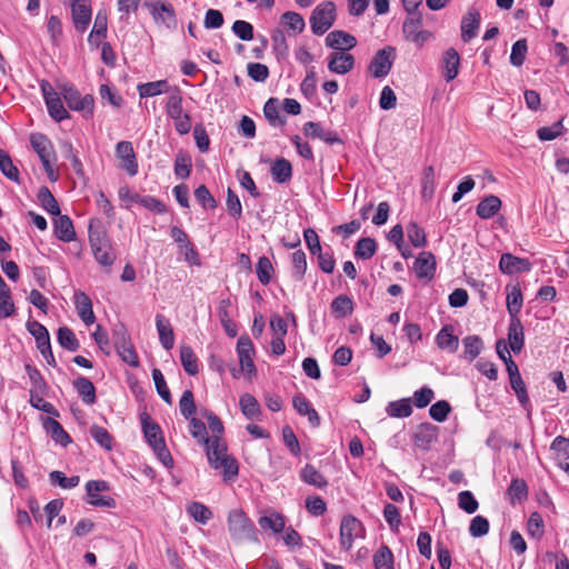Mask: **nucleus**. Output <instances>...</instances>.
I'll return each instance as SVG.
<instances>
[{
  "mask_svg": "<svg viewBox=\"0 0 569 569\" xmlns=\"http://www.w3.org/2000/svg\"><path fill=\"white\" fill-rule=\"evenodd\" d=\"M92 252L97 262L102 267L110 268L116 260V254L111 249V244L97 248Z\"/></svg>",
  "mask_w": 569,
  "mask_h": 569,
  "instance_id": "obj_63",
  "label": "nucleus"
},
{
  "mask_svg": "<svg viewBox=\"0 0 569 569\" xmlns=\"http://www.w3.org/2000/svg\"><path fill=\"white\" fill-rule=\"evenodd\" d=\"M292 277L301 281L307 271L306 253L302 250H297L291 254Z\"/></svg>",
  "mask_w": 569,
  "mask_h": 569,
  "instance_id": "obj_47",
  "label": "nucleus"
},
{
  "mask_svg": "<svg viewBox=\"0 0 569 569\" xmlns=\"http://www.w3.org/2000/svg\"><path fill=\"white\" fill-rule=\"evenodd\" d=\"M180 360L184 371L194 376L198 373V359L190 346H181L180 347Z\"/></svg>",
  "mask_w": 569,
  "mask_h": 569,
  "instance_id": "obj_37",
  "label": "nucleus"
},
{
  "mask_svg": "<svg viewBox=\"0 0 569 569\" xmlns=\"http://www.w3.org/2000/svg\"><path fill=\"white\" fill-rule=\"evenodd\" d=\"M531 262L526 258H519L511 253H503L500 257L499 268L502 273L513 274L531 270Z\"/></svg>",
  "mask_w": 569,
  "mask_h": 569,
  "instance_id": "obj_15",
  "label": "nucleus"
},
{
  "mask_svg": "<svg viewBox=\"0 0 569 569\" xmlns=\"http://www.w3.org/2000/svg\"><path fill=\"white\" fill-rule=\"evenodd\" d=\"M141 423L147 442L151 448L157 447L158 441H164L160 427L156 422L150 421L148 415L141 418Z\"/></svg>",
  "mask_w": 569,
  "mask_h": 569,
  "instance_id": "obj_30",
  "label": "nucleus"
},
{
  "mask_svg": "<svg viewBox=\"0 0 569 569\" xmlns=\"http://www.w3.org/2000/svg\"><path fill=\"white\" fill-rule=\"evenodd\" d=\"M73 386L84 403L92 405L96 402V388L88 378H77L73 381Z\"/></svg>",
  "mask_w": 569,
  "mask_h": 569,
  "instance_id": "obj_29",
  "label": "nucleus"
},
{
  "mask_svg": "<svg viewBox=\"0 0 569 569\" xmlns=\"http://www.w3.org/2000/svg\"><path fill=\"white\" fill-rule=\"evenodd\" d=\"M508 342L510 346V349L518 353L521 351L525 342V336H523V327L519 320V318H513L510 320L509 327H508Z\"/></svg>",
  "mask_w": 569,
  "mask_h": 569,
  "instance_id": "obj_26",
  "label": "nucleus"
},
{
  "mask_svg": "<svg viewBox=\"0 0 569 569\" xmlns=\"http://www.w3.org/2000/svg\"><path fill=\"white\" fill-rule=\"evenodd\" d=\"M326 44L338 50L337 52H345L352 49L357 44V40L345 31L335 30L326 37Z\"/></svg>",
  "mask_w": 569,
  "mask_h": 569,
  "instance_id": "obj_18",
  "label": "nucleus"
},
{
  "mask_svg": "<svg viewBox=\"0 0 569 569\" xmlns=\"http://www.w3.org/2000/svg\"><path fill=\"white\" fill-rule=\"evenodd\" d=\"M281 24L293 36L301 33L306 26L302 16L293 11H287L281 16Z\"/></svg>",
  "mask_w": 569,
  "mask_h": 569,
  "instance_id": "obj_35",
  "label": "nucleus"
},
{
  "mask_svg": "<svg viewBox=\"0 0 569 569\" xmlns=\"http://www.w3.org/2000/svg\"><path fill=\"white\" fill-rule=\"evenodd\" d=\"M462 343L465 348V355L469 357V360L476 359L483 348L482 340L478 336H467L463 338Z\"/></svg>",
  "mask_w": 569,
  "mask_h": 569,
  "instance_id": "obj_52",
  "label": "nucleus"
},
{
  "mask_svg": "<svg viewBox=\"0 0 569 569\" xmlns=\"http://www.w3.org/2000/svg\"><path fill=\"white\" fill-rule=\"evenodd\" d=\"M90 435L102 448L111 450L112 438L106 428L93 425L90 428Z\"/></svg>",
  "mask_w": 569,
  "mask_h": 569,
  "instance_id": "obj_61",
  "label": "nucleus"
},
{
  "mask_svg": "<svg viewBox=\"0 0 569 569\" xmlns=\"http://www.w3.org/2000/svg\"><path fill=\"white\" fill-rule=\"evenodd\" d=\"M353 56L346 51L333 52L329 56L328 68L333 73L346 74L353 68Z\"/></svg>",
  "mask_w": 569,
  "mask_h": 569,
  "instance_id": "obj_21",
  "label": "nucleus"
},
{
  "mask_svg": "<svg viewBox=\"0 0 569 569\" xmlns=\"http://www.w3.org/2000/svg\"><path fill=\"white\" fill-rule=\"evenodd\" d=\"M74 306L79 318L86 326H91L96 321L90 297L83 291H76L73 297Z\"/></svg>",
  "mask_w": 569,
  "mask_h": 569,
  "instance_id": "obj_16",
  "label": "nucleus"
},
{
  "mask_svg": "<svg viewBox=\"0 0 569 569\" xmlns=\"http://www.w3.org/2000/svg\"><path fill=\"white\" fill-rule=\"evenodd\" d=\"M50 481L53 485H58L63 489H71L79 485L80 477L79 476H72V477H66L63 472L61 471H52L49 475Z\"/></svg>",
  "mask_w": 569,
  "mask_h": 569,
  "instance_id": "obj_58",
  "label": "nucleus"
},
{
  "mask_svg": "<svg viewBox=\"0 0 569 569\" xmlns=\"http://www.w3.org/2000/svg\"><path fill=\"white\" fill-rule=\"evenodd\" d=\"M336 19V7L333 2H323L313 10L310 23L315 34L321 36L327 32Z\"/></svg>",
  "mask_w": 569,
  "mask_h": 569,
  "instance_id": "obj_6",
  "label": "nucleus"
},
{
  "mask_svg": "<svg viewBox=\"0 0 569 569\" xmlns=\"http://www.w3.org/2000/svg\"><path fill=\"white\" fill-rule=\"evenodd\" d=\"M300 477L303 482L317 487L323 488L328 485L325 476L318 471L312 465H306L301 470Z\"/></svg>",
  "mask_w": 569,
  "mask_h": 569,
  "instance_id": "obj_36",
  "label": "nucleus"
},
{
  "mask_svg": "<svg viewBox=\"0 0 569 569\" xmlns=\"http://www.w3.org/2000/svg\"><path fill=\"white\" fill-rule=\"evenodd\" d=\"M228 531L237 543L258 542L253 522L241 509H232L227 518Z\"/></svg>",
  "mask_w": 569,
  "mask_h": 569,
  "instance_id": "obj_2",
  "label": "nucleus"
},
{
  "mask_svg": "<svg viewBox=\"0 0 569 569\" xmlns=\"http://www.w3.org/2000/svg\"><path fill=\"white\" fill-rule=\"evenodd\" d=\"M528 51L527 40H517L511 48L510 63L515 67H521L525 62L526 54Z\"/></svg>",
  "mask_w": 569,
  "mask_h": 569,
  "instance_id": "obj_53",
  "label": "nucleus"
},
{
  "mask_svg": "<svg viewBox=\"0 0 569 569\" xmlns=\"http://www.w3.org/2000/svg\"><path fill=\"white\" fill-rule=\"evenodd\" d=\"M522 307V293L519 287H513L507 295V309L511 316V319L518 318L517 315L520 312Z\"/></svg>",
  "mask_w": 569,
  "mask_h": 569,
  "instance_id": "obj_50",
  "label": "nucleus"
},
{
  "mask_svg": "<svg viewBox=\"0 0 569 569\" xmlns=\"http://www.w3.org/2000/svg\"><path fill=\"white\" fill-rule=\"evenodd\" d=\"M138 92L140 98H149L161 94L168 91V81L158 80L138 84Z\"/></svg>",
  "mask_w": 569,
  "mask_h": 569,
  "instance_id": "obj_38",
  "label": "nucleus"
},
{
  "mask_svg": "<svg viewBox=\"0 0 569 569\" xmlns=\"http://www.w3.org/2000/svg\"><path fill=\"white\" fill-rule=\"evenodd\" d=\"M480 26V13L476 9H469L461 20V38L465 42H469L477 36Z\"/></svg>",
  "mask_w": 569,
  "mask_h": 569,
  "instance_id": "obj_22",
  "label": "nucleus"
},
{
  "mask_svg": "<svg viewBox=\"0 0 569 569\" xmlns=\"http://www.w3.org/2000/svg\"><path fill=\"white\" fill-rule=\"evenodd\" d=\"M460 57L456 49L449 48L442 56L443 77L447 82L452 81L459 72Z\"/></svg>",
  "mask_w": 569,
  "mask_h": 569,
  "instance_id": "obj_23",
  "label": "nucleus"
},
{
  "mask_svg": "<svg viewBox=\"0 0 569 569\" xmlns=\"http://www.w3.org/2000/svg\"><path fill=\"white\" fill-rule=\"evenodd\" d=\"M179 408H180L181 415L186 419H189L193 416V413L196 412V403H194V398H193V393L191 390L183 391V393L180 398V401H179Z\"/></svg>",
  "mask_w": 569,
  "mask_h": 569,
  "instance_id": "obj_62",
  "label": "nucleus"
},
{
  "mask_svg": "<svg viewBox=\"0 0 569 569\" xmlns=\"http://www.w3.org/2000/svg\"><path fill=\"white\" fill-rule=\"evenodd\" d=\"M152 379L157 389L158 395L161 397V399L168 403L171 405V393L170 390L166 383L164 377L160 369L154 368L152 369Z\"/></svg>",
  "mask_w": 569,
  "mask_h": 569,
  "instance_id": "obj_49",
  "label": "nucleus"
},
{
  "mask_svg": "<svg viewBox=\"0 0 569 569\" xmlns=\"http://www.w3.org/2000/svg\"><path fill=\"white\" fill-rule=\"evenodd\" d=\"M386 410L390 417L395 418H407L412 413V407L408 398L389 402Z\"/></svg>",
  "mask_w": 569,
  "mask_h": 569,
  "instance_id": "obj_41",
  "label": "nucleus"
},
{
  "mask_svg": "<svg viewBox=\"0 0 569 569\" xmlns=\"http://www.w3.org/2000/svg\"><path fill=\"white\" fill-rule=\"evenodd\" d=\"M376 569H393V555L387 546H381L373 555Z\"/></svg>",
  "mask_w": 569,
  "mask_h": 569,
  "instance_id": "obj_46",
  "label": "nucleus"
},
{
  "mask_svg": "<svg viewBox=\"0 0 569 569\" xmlns=\"http://www.w3.org/2000/svg\"><path fill=\"white\" fill-rule=\"evenodd\" d=\"M256 272L259 281L262 284H268L271 280V273L273 272V267L269 258L267 257H260L257 266H256Z\"/></svg>",
  "mask_w": 569,
  "mask_h": 569,
  "instance_id": "obj_59",
  "label": "nucleus"
},
{
  "mask_svg": "<svg viewBox=\"0 0 569 569\" xmlns=\"http://www.w3.org/2000/svg\"><path fill=\"white\" fill-rule=\"evenodd\" d=\"M377 251V243L372 238H361L355 247V256L359 259H370Z\"/></svg>",
  "mask_w": 569,
  "mask_h": 569,
  "instance_id": "obj_44",
  "label": "nucleus"
},
{
  "mask_svg": "<svg viewBox=\"0 0 569 569\" xmlns=\"http://www.w3.org/2000/svg\"><path fill=\"white\" fill-rule=\"evenodd\" d=\"M458 506L469 515L475 513L479 507L475 496L468 490L461 491L458 495Z\"/></svg>",
  "mask_w": 569,
  "mask_h": 569,
  "instance_id": "obj_64",
  "label": "nucleus"
},
{
  "mask_svg": "<svg viewBox=\"0 0 569 569\" xmlns=\"http://www.w3.org/2000/svg\"><path fill=\"white\" fill-rule=\"evenodd\" d=\"M109 486L103 480H90L86 485L88 503L94 507L113 508L116 501L109 496H101L100 492L108 490Z\"/></svg>",
  "mask_w": 569,
  "mask_h": 569,
  "instance_id": "obj_11",
  "label": "nucleus"
},
{
  "mask_svg": "<svg viewBox=\"0 0 569 569\" xmlns=\"http://www.w3.org/2000/svg\"><path fill=\"white\" fill-rule=\"evenodd\" d=\"M57 338H58V342L59 345L71 351V352H74L79 349L80 345H79V341L76 337V335L73 333V331L68 328V327H61L58 329V332H57Z\"/></svg>",
  "mask_w": 569,
  "mask_h": 569,
  "instance_id": "obj_42",
  "label": "nucleus"
},
{
  "mask_svg": "<svg viewBox=\"0 0 569 569\" xmlns=\"http://www.w3.org/2000/svg\"><path fill=\"white\" fill-rule=\"evenodd\" d=\"M263 113L270 126L282 127L286 123V118L280 114L278 99L270 98L263 107Z\"/></svg>",
  "mask_w": 569,
  "mask_h": 569,
  "instance_id": "obj_31",
  "label": "nucleus"
},
{
  "mask_svg": "<svg viewBox=\"0 0 569 569\" xmlns=\"http://www.w3.org/2000/svg\"><path fill=\"white\" fill-rule=\"evenodd\" d=\"M24 370H26V372L29 377L30 383H31L30 391L44 393L47 390V383H46L42 375L40 373V371L36 367H33L29 363H27L24 366Z\"/></svg>",
  "mask_w": 569,
  "mask_h": 569,
  "instance_id": "obj_48",
  "label": "nucleus"
},
{
  "mask_svg": "<svg viewBox=\"0 0 569 569\" xmlns=\"http://www.w3.org/2000/svg\"><path fill=\"white\" fill-rule=\"evenodd\" d=\"M271 174L276 182H287L292 176L291 163L284 158L276 159L271 166Z\"/></svg>",
  "mask_w": 569,
  "mask_h": 569,
  "instance_id": "obj_33",
  "label": "nucleus"
},
{
  "mask_svg": "<svg viewBox=\"0 0 569 569\" xmlns=\"http://www.w3.org/2000/svg\"><path fill=\"white\" fill-rule=\"evenodd\" d=\"M508 495L510 496V500L513 503L515 501H521L528 496V487L523 479L515 478L512 479L509 488Z\"/></svg>",
  "mask_w": 569,
  "mask_h": 569,
  "instance_id": "obj_55",
  "label": "nucleus"
},
{
  "mask_svg": "<svg viewBox=\"0 0 569 569\" xmlns=\"http://www.w3.org/2000/svg\"><path fill=\"white\" fill-rule=\"evenodd\" d=\"M38 199L42 206V208L52 216L60 214V207L51 193V191L47 187H41L38 192Z\"/></svg>",
  "mask_w": 569,
  "mask_h": 569,
  "instance_id": "obj_43",
  "label": "nucleus"
},
{
  "mask_svg": "<svg viewBox=\"0 0 569 569\" xmlns=\"http://www.w3.org/2000/svg\"><path fill=\"white\" fill-rule=\"evenodd\" d=\"M303 133L309 138H318L329 144L342 142L341 139L338 137L337 132L332 130H326L319 123L313 121L305 123Z\"/></svg>",
  "mask_w": 569,
  "mask_h": 569,
  "instance_id": "obj_19",
  "label": "nucleus"
},
{
  "mask_svg": "<svg viewBox=\"0 0 569 569\" xmlns=\"http://www.w3.org/2000/svg\"><path fill=\"white\" fill-rule=\"evenodd\" d=\"M166 111L169 118L174 120V128L179 134H187L191 130V117L183 112L182 94L176 88L168 97Z\"/></svg>",
  "mask_w": 569,
  "mask_h": 569,
  "instance_id": "obj_4",
  "label": "nucleus"
},
{
  "mask_svg": "<svg viewBox=\"0 0 569 569\" xmlns=\"http://www.w3.org/2000/svg\"><path fill=\"white\" fill-rule=\"evenodd\" d=\"M116 154L120 159V168L129 176L138 173V161L130 141H120L116 146Z\"/></svg>",
  "mask_w": 569,
  "mask_h": 569,
  "instance_id": "obj_12",
  "label": "nucleus"
},
{
  "mask_svg": "<svg viewBox=\"0 0 569 569\" xmlns=\"http://www.w3.org/2000/svg\"><path fill=\"white\" fill-rule=\"evenodd\" d=\"M26 327L30 335L36 339L37 348L46 359L47 363L51 367H56L57 362L51 350L50 336L47 328L36 320H29L26 323Z\"/></svg>",
  "mask_w": 569,
  "mask_h": 569,
  "instance_id": "obj_5",
  "label": "nucleus"
},
{
  "mask_svg": "<svg viewBox=\"0 0 569 569\" xmlns=\"http://www.w3.org/2000/svg\"><path fill=\"white\" fill-rule=\"evenodd\" d=\"M407 234L416 248H422L427 243L426 232L422 228H420L416 222H410L407 226Z\"/></svg>",
  "mask_w": 569,
  "mask_h": 569,
  "instance_id": "obj_57",
  "label": "nucleus"
},
{
  "mask_svg": "<svg viewBox=\"0 0 569 569\" xmlns=\"http://www.w3.org/2000/svg\"><path fill=\"white\" fill-rule=\"evenodd\" d=\"M44 428L50 433L51 438L61 446L66 447L71 442L70 436L56 419L47 418L44 421Z\"/></svg>",
  "mask_w": 569,
  "mask_h": 569,
  "instance_id": "obj_34",
  "label": "nucleus"
},
{
  "mask_svg": "<svg viewBox=\"0 0 569 569\" xmlns=\"http://www.w3.org/2000/svg\"><path fill=\"white\" fill-rule=\"evenodd\" d=\"M0 171L12 181L19 180L18 168L13 164L10 156L3 150H0Z\"/></svg>",
  "mask_w": 569,
  "mask_h": 569,
  "instance_id": "obj_54",
  "label": "nucleus"
},
{
  "mask_svg": "<svg viewBox=\"0 0 569 569\" xmlns=\"http://www.w3.org/2000/svg\"><path fill=\"white\" fill-rule=\"evenodd\" d=\"M187 512L191 518H193L197 522L206 525L211 518V510L201 502H191L187 507Z\"/></svg>",
  "mask_w": 569,
  "mask_h": 569,
  "instance_id": "obj_45",
  "label": "nucleus"
},
{
  "mask_svg": "<svg viewBox=\"0 0 569 569\" xmlns=\"http://www.w3.org/2000/svg\"><path fill=\"white\" fill-rule=\"evenodd\" d=\"M415 272L420 279H431L436 271V258L429 251L420 252L415 261Z\"/></svg>",
  "mask_w": 569,
  "mask_h": 569,
  "instance_id": "obj_20",
  "label": "nucleus"
},
{
  "mask_svg": "<svg viewBox=\"0 0 569 569\" xmlns=\"http://www.w3.org/2000/svg\"><path fill=\"white\" fill-rule=\"evenodd\" d=\"M156 22H161L168 28L176 26V14L173 7L166 0H158L153 3H146Z\"/></svg>",
  "mask_w": 569,
  "mask_h": 569,
  "instance_id": "obj_14",
  "label": "nucleus"
},
{
  "mask_svg": "<svg viewBox=\"0 0 569 569\" xmlns=\"http://www.w3.org/2000/svg\"><path fill=\"white\" fill-rule=\"evenodd\" d=\"M331 310L338 318H345L352 313L353 301L346 295L336 297L331 302Z\"/></svg>",
  "mask_w": 569,
  "mask_h": 569,
  "instance_id": "obj_39",
  "label": "nucleus"
},
{
  "mask_svg": "<svg viewBox=\"0 0 569 569\" xmlns=\"http://www.w3.org/2000/svg\"><path fill=\"white\" fill-rule=\"evenodd\" d=\"M363 531V526L356 517L345 516L340 523V545L346 551L352 548L353 541Z\"/></svg>",
  "mask_w": 569,
  "mask_h": 569,
  "instance_id": "obj_10",
  "label": "nucleus"
},
{
  "mask_svg": "<svg viewBox=\"0 0 569 569\" xmlns=\"http://www.w3.org/2000/svg\"><path fill=\"white\" fill-rule=\"evenodd\" d=\"M239 406L241 412L248 419H253L260 415V405L250 393H244L240 397Z\"/></svg>",
  "mask_w": 569,
  "mask_h": 569,
  "instance_id": "obj_40",
  "label": "nucleus"
},
{
  "mask_svg": "<svg viewBox=\"0 0 569 569\" xmlns=\"http://www.w3.org/2000/svg\"><path fill=\"white\" fill-rule=\"evenodd\" d=\"M56 237L63 241L70 242L76 238V231L72 220L68 216H58L53 222Z\"/></svg>",
  "mask_w": 569,
  "mask_h": 569,
  "instance_id": "obj_27",
  "label": "nucleus"
},
{
  "mask_svg": "<svg viewBox=\"0 0 569 569\" xmlns=\"http://www.w3.org/2000/svg\"><path fill=\"white\" fill-rule=\"evenodd\" d=\"M107 13L104 11H99L96 16L94 24L89 36V41H92L94 38H104L107 34Z\"/></svg>",
  "mask_w": 569,
  "mask_h": 569,
  "instance_id": "obj_60",
  "label": "nucleus"
},
{
  "mask_svg": "<svg viewBox=\"0 0 569 569\" xmlns=\"http://www.w3.org/2000/svg\"><path fill=\"white\" fill-rule=\"evenodd\" d=\"M41 90L49 114L58 122L69 118V113L63 107L60 94L53 90L47 81L41 82Z\"/></svg>",
  "mask_w": 569,
  "mask_h": 569,
  "instance_id": "obj_9",
  "label": "nucleus"
},
{
  "mask_svg": "<svg viewBox=\"0 0 569 569\" xmlns=\"http://www.w3.org/2000/svg\"><path fill=\"white\" fill-rule=\"evenodd\" d=\"M436 342L440 349L455 352L459 346V339L452 333L451 326H445L437 335Z\"/></svg>",
  "mask_w": 569,
  "mask_h": 569,
  "instance_id": "obj_32",
  "label": "nucleus"
},
{
  "mask_svg": "<svg viewBox=\"0 0 569 569\" xmlns=\"http://www.w3.org/2000/svg\"><path fill=\"white\" fill-rule=\"evenodd\" d=\"M72 19L77 30L84 31L91 20V8L88 0H73L71 4Z\"/></svg>",
  "mask_w": 569,
  "mask_h": 569,
  "instance_id": "obj_17",
  "label": "nucleus"
},
{
  "mask_svg": "<svg viewBox=\"0 0 569 569\" xmlns=\"http://www.w3.org/2000/svg\"><path fill=\"white\" fill-rule=\"evenodd\" d=\"M258 523L263 530H271L273 533H280L286 528V518L282 513L270 510L259 518Z\"/></svg>",
  "mask_w": 569,
  "mask_h": 569,
  "instance_id": "obj_25",
  "label": "nucleus"
},
{
  "mask_svg": "<svg viewBox=\"0 0 569 569\" xmlns=\"http://www.w3.org/2000/svg\"><path fill=\"white\" fill-rule=\"evenodd\" d=\"M396 59V49L391 46H387L376 52L373 56L369 71L375 78L386 77L393 64Z\"/></svg>",
  "mask_w": 569,
  "mask_h": 569,
  "instance_id": "obj_8",
  "label": "nucleus"
},
{
  "mask_svg": "<svg viewBox=\"0 0 569 569\" xmlns=\"http://www.w3.org/2000/svg\"><path fill=\"white\" fill-rule=\"evenodd\" d=\"M30 143L34 152L40 158L49 180L52 182L57 181L58 173L53 170V163L56 162L57 157L50 139L43 133H32L30 136Z\"/></svg>",
  "mask_w": 569,
  "mask_h": 569,
  "instance_id": "obj_3",
  "label": "nucleus"
},
{
  "mask_svg": "<svg viewBox=\"0 0 569 569\" xmlns=\"http://www.w3.org/2000/svg\"><path fill=\"white\" fill-rule=\"evenodd\" d=\"M61 94L71 110L82 111L86 117L92 116L94 104L92 96L86 94L82 97L72 86H63Z\"/></svg>",
  "mask_w": 569,
  "mask_h": 569,
  "instance_id": "obj_7",
  "label": "nucleus"
},
{
  "mask_svg": "<svg viewBox=\"0 0 569 569\" xmlns=\"http://www.w3.org/2000/svg\"><path fill=\"white\" fill-rule=\"evenodd\" d=\"M501 208V200L493 194L483 198L477 206L476 212L481 219L492 218Z\"/></svg>",
  "mask_w": 569,
  "mask_h": 569,
  "instance_id": "obj_28",
  "label": "nucleus"
},
{
  "mask_svg": "<svg viewBox=\"0 0 569 569\" xmlns=\"http://www.w3.org/2000/svg\"><path fill=\"white\" fill-rule=\"evenodd\" d=\"M42 395L43 393L30 391V399H29L30 405L40 411H43L48 415L58 417L59 412L57 411V409L53 407L52 403L46 401L43 399Z\"/></svg>",
  "mask_w": 569,
  "mask_h": 569,
  "instance_id": "obj_56",
  "label": "nucleus"
},
{
  "mask_svg": "<svg viewBox=\"0 0 569 569\" xmlns=\"http://www.w3.org/2000/svg\"><path fill=\"white\" fill-rule=\"evenodd\" d=\"M191 167V158L183 151H179L174 160V173L179 178L186 179L190 176Z\"/></svg>",
  "mask_w": 569,
  "mask_h": 569,
  "instance_id": "obj_51",
  "label": "nucleus"
},
{
  "mask_svg": "<svg viewBox=\"0 0 569 569\" xmlns=\"http://www.w3.org/2000/svg\"><path fill=\"white\" fill-rule=\"evenodd\" d=\"M156 327L161 346L166 350H171L174 346V333L170 321L162 315L156 316Z\"/></svg>",
  "mask_w": 569,
  "mask_h": 569,
  "instance_id": "obj_24",
  "label": "nucleus"
},
{
  "mask_svg": "<svg viewBox=\"0 0 569 569\" xmlns=\"http://www.w3.org/2000/svg\"><path fill=\"white\" fill-rule=\"evenodd\" d=\"M253 352V345L249 336H241L237 342V353L241 370L246 371L248 375L256 372V366L252 359Z\"/></svg>",
  "mask_w": 569,
  "mask_h": 569,
  "instance_id": "obj_13",
  "label": "nucleus"
},
{
  "mask_svg": "<svg viewBox=\"0 0 569 569\" xmlns=\"http://www.w3.org/2000/svg\"><path fill=\"white\" fill-rule=\"evenodd\" d=\"M206 453L210 466L214 469H222L226 481L238 476L239 468L236 459L227 455V446L220 437H211L207 442Z\"/></svg>",
  "mask_w": 569,
  "mask_h": 569,
  "instance_id": "obj_1",
  "label": "nucleus"
}]
</instances>
